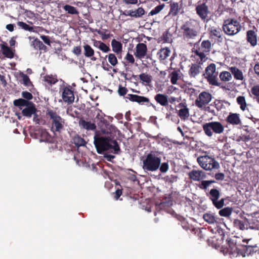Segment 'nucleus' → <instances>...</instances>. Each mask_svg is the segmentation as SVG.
I'll return each instance as SVG.
<instances>
[{
  "label": "nucleus",
  "mask_w": 259,
  "mask_h": 259,
  "mask_svg": "<svg viewBox=\"0 0 259 259\" xmlns=\"http://www.w3.org/2000/svg\"><path fill=\"white\" fill-rule=\"evenodd\" d=\"M94 145L99 154H102L106 151H110L115 154L120 152L117 142L110 137L100 136L97 133L94 136Z\"/></svg>",
  "instance_id": "nucleus-1"
},
{
  "label": "nucleus",
  "mask_w": 259,
  "mask_h": 259,
  "mask_svg": "<svg viewBox=\"0 0 259 259\" xmlns=\"http://www.w3.org/2000/svg\"><path fill=\"white\" fill-rule=\"evenodd\" d=\"M213 44L208 39L202 40V37L199 40L194 44L192 52L194 54L195 58L200 59V62H205L207 60Z\"/></svg>",
  "instance_id": "nucleus-2"
},
{
  "label": "nucleus",
  "mask_w": 259,
  "mask_h": 259,
  "mask_svg": "<svg viewBox=\"0 0 259 259\" xmlns=\"http://www.w3.org/2000/svg\"><path fill=\"white\" fill-rule=\"evenodd\" d=\"M199 32L198 24L194 20L186 21L180 27L181 36L186 42L195 39Z\"/></svg>",
  "instance_id": "nucleus-3"
},
{
  "label": "nucleus",
  "mask_w": 259,
  "mask_h": 259,
  "mask_svg": "<svg viewBox=\"0 0 259 259\" xmlns=\"http://www.w3.org/2000/svg\"><path fill=\"white\" fill-rule=\"evenodd\" d=\"M46 115L52 120L51 131L54 133H60L64 130L65 120L58 115L55 111L50 109L47 110Z\"/></svg>",
  "instance_id": "nucleus-4"
},
{
  "label": "nucleus",
  "mask_w": 259,
  "mask_h": 259,
  "mask_svg": "<svg viewBox=\"0 0 259 259\" xmlns=\"http://www.w3.org/2000/svg\"><path fill=\"white\" fill-rule=\"evenodd\" d=\"M224 32L229 36H233L238 33L241 30L240 23L234 18L225 20L222 25Z\"/></svg>",
  "instance_id": "nucleus-5"
},
{
  "label": "nucleus",
  "mask_w": 259,
  "mask_h": 259,
  "mask_svg": "<svg viewBox=\"0 0 259 259\" xmlns=\"http://www.w3.org/2000/svg\"><path fill=\"white\" fill-rule=\"evenodd\" d=\"M161 163L160 157L155 153H149L143 160V168L146 171H154L157 170Z\"/></svg>",
  "instance_id": "nucleus-6"
},
{
  "label": "nucleus",
  "mask_w": 259,
  "mask_h": 259,
  "mask_svg": "<svg viewBox=\"0 0 259 259\" xmlns=\"http://www.w3.org/2000/svg\"><path fill=\"white\" fill-rule=\"evenodd\" d=\"M94 121L100 128L101 132L104 134H108L115 132L116 127L110 124L109 122L104 118V114L100 111L96 115Z\"/></svg>",
  "instance_id": "nucleus-7"
},
{
  "label": "nucleus",
  "mask_w": 259,
  "mask_h": 259,
  "mask_svg": "<svg viewBox=\"0 0 259 259\" xmlns=\"http://www.w3.org/2000/svg\"><path fill=\"white\" fill-rule=\"evenodd\" d=\"M203 130L205 134L211 137L213 134H221L224 131V126L222 123L219 121H211L205 123L202 125Z\"/></svg>",
  "instance_id": "nucleus-8"
},
{
  "label": "nucleus",
  "mask_w": 259,
  "mask_h": 259,
  "mask_svg": "<svg viewBox=\"0 0 259 259\" xmlns=\"http://www.w3.org/2000/svg\"><path fill=\"white\" fill-rule=\"evenodd\" d=\"M197 160L200 166L205 170L218 169L220 167L217 161L207 155L199 156Z\"/></svg>",
  "instance_id": "nucleus-9"
},
{
  "label": "nucleus",
  "mask_w": 259,
  "mask_h": 259,
  "mask_svg": "<svg viewBox=\"0 0 259 259\" xmlns=\"http://www.w3.org/2000/svg\"><path fill=\"white\" fill-rule=\"evenodd\" d=\"M238 240H240V238L236 236L226 238V240L228 245L227 249L230 254H236V256L239 255L242 244L239 243Z\"/></svg>",
  "instance_id": "nucleus-10"
},
{
  "label": "nucleus",
  "mask_w": 259,
  "mask_h": 259,
  "mask_svg": "<svg viewBox=\"0 0 259 259\" xmlns=\"http://www.w3.org/2000/svg\"><path fill=\"white\" fill-rule=\"evenodd\" d=\"M207 196L217 208L221 209L224 206L225 199L222 198L218 200L220 197V192L219 190L214 188L211 189Z\"/></svg>",
  "instance_id": "nucleus-11"
},
{
  "label": "nucleus",
  "mask_w": 259,
  "mask_h": 259,
  "mask_svg": "<svg viewBox=\"0 0 259 259\" xmlns=\"http://www.w3.org/2000/svg\"><path fill=\"white\" fill-rule=\"evenodd\" d=\"M126 101L127 100L133 102H136L140 105H146L148 107L152 106L153 108H155V106L150 102L148 98L144 96H141L135 94H127L126 96L124 97Z\"/></svg>",
  "instance_id": "nucleus-12"
},
{
  "label": "nucleus",
  "mask_w": 259,
  "mask_h": 259,
  "mask_svg": "<svg viewBox=\"0 0 259 259\" xmlns=\"http://www.w3.org/2000/svg\"><path fill=\"white\" fill-rule=\"evenodd\" d=\"M197 15L204 22H207L209 20V15L210 12L208 6L205 3L198 4L195 8Z\"/></svg>",
  "instance_id": "nucleus-13"
},
{
  "label": "nucleus",
  "mask_w": 259,
  "mask_h": 259,
  "mask_svg": "<svg viewBox=\"0 0 259 259\" xmlns=\"http://www.w3.org/2000/svg\"><path fill=\"white\" fill-rule=\"evenodd\" d=\"M195 59L196 60V63H192L190 65L188 71V74L190 78H195L202 70L201 66L204 62H200V59L198 58H195Z\"/></svg>",
  "instance_id": "nucleus-14"
},
{
  "label": "nucleus",
  "mask_w": 259,
  "mask_h": 259,
  "mask_svg": "<svg viewBox=\"0 0 259 259\" xmlns=\"http://www.w3.org/2000/svg\"><path fill=\"white\" fill-rule=\"evenodd\" d=\"M211 95L206 92H202L195 100V105L198 108H202L208 104L211 100Z\"/></svg>",
  "instance_id": "nucleus-15"
},
{
  "label": "nucleus",
  "mask_w": 259,
  "mask_h": 259,
  "mask_svg": "<svg viewBox=\"0 0 259 259\" xmlns=\"http://www.w3.org/2000/svg\"><path fill=\"white\" fill-rule=\"evenodd\" d=\"M62 99L64 102L70 104L74 101V95L70 86L65 87L62 93Z\"/></svg>",
  "instance_id": "nucleus-16"
},
{
  "label": "nucleus",
  "mask_w": 259,
  "mask_h": 259,
  "mask_svg": "<svg viewBox=\"0 0 259 259\" xmlns=\"http://www.w3.org/2000/svg\"><path fill=\"white\" fill-rule=\"evenodd\" d=\"M147 53V47L144 43H139L136 47V52L134 55L136 58L139 59L144 58Z\"/></svg>",
  "instance_id": "nucleus-17"
},
{
  "label": "nucleus",
  "mask_w": 259,
  "mask_h": 259,
  "mask_svg": "<svg viewBox=\"0 0 259 259\" xmlns=\"http://www.w3.org/2000/svg\"><path fill=\"white\" fill-rule=\"evenodd\" d=\"M178 107L180 109L178 111V115L181 120H186L190 115L189 109L187 107L186 103H180L178 105Z\"/></svg>",
  "instance_id": "nucleus-18"
},
{
  "label": "nucleus",
  "mask_w": 259,
  "mask_h": 259,
  "mask_svg": "<svg viewBox=\"0 0 259 259\" xmlns=\"http://www.w3.org/2000/svg\"><path fill=\"white\" fill-rule=\"evenodd\" d=\"M256 31L254 30H249L246 32V40L252 47H255L257 44Z\"/></svg>",
  "instance_id": "nucleus-19"
},
{
  "label": "nucleus",
  "mask_w": 259,
  "mask_h": 259,
  "mask_svg": "<svg viewBox=\"0 0 259 259\" xmlns=\"http://www.w3.org/2000/svg\"><path fill=\"white\" fill-rule=\"evenodd\" d=\"M218 73L213 74H208L205 75V78L209 84L213 86L219 87L223 89H226V87L221 85V83L218 81Z\"/></svg>",
  "instance_id": "nucleus-20"
},
{
  "label": "nucleus",
  "mask_w": 259,
  "mask_h": 259,
  "mask_svg": "<svg viewBox=\"0 0 259 259\" xmlns=\"http://www.w3.org/2000/svg\"><path fill=\"white\" fill-rule=\"evenodd\" d=\"M256 245L254 246L242 245L239 255L245 257L246 255H249L255 253Z\"/></svg>",
  "instance_id": "nucleus-21"
},
{
  "label": "nucleus",
  "mask_w": 259,
  "mask_h": 259,
  "mask_svg": "<svg viewBox=\"0 0 259 259\" xmlns=\"http://www.w3.org/2000/svg\"><path fill=\"white\" fill-rule=\"evenodd\" d=\"M226 122L232 125H239L241 123L239 114L237 113H230L226 118Z\"/></svg>",
  "instance_id": "nucleus-22"
},
{
  "label": "nucleus",
  "mask_w": 259,
  "mask_h": 259,
  "mask_svg": "<svg viewBox=\"0 0 259 259\" xmlns=\"http://www.w3.org/2000/svg\"><path fill=\"white\" fill-rule=\"evenodd\" d=\"M35 112H37V109L32 102L22 110V115L27 118H30Z\"/></svg>",
  "instance_id": "nucleus-23"
},
{
  "label": "nucleus",
  "mask_w": 259,
  "mask_h": 259,
  "mask_svg": "<svg viewBox=\"0 0 259 259\" xmlns=\"http://www.w3.org/2000/svg\"><path fill=\"white\" fill-rule=\"evenodd\" d=\"M154 100L156 102L163 107L168 105V96L163 94H157L154 96Z\"/></svg>",
  "instance_id": "nucleus-24"
},
{
  "label": "nucleus",
  "mask_w": 259,
  "mask_h": 259,
  "mask_svg": "<svg viewBox=\"0 0 259 259\" xmlns=\"http://www.w3.org/2000/svg\"><path fill=\"white\" fill-rule=\"evenodd\" d=\"M188 176L191 180L195 181H199L204 178V175L202 170L193 169L189 172Z\"/></svg>",
  "instance_id": "nucleus-25"
},
{
  "label": "nucleus",
  "mask_w": 259,
  "mask_h": 259,
  "mask_svg": "<svg viewBox=\"0 0 259 259\" xmlns=\"http://www.w3.org/2000/svg\"><path fill=\"white\" fill-rule=\"evenodd\" d=\"M30 46L35 50L47 52V47L37 38H34L33 40L31 42Z\"/></svg>",
  "instance_id": "nucleus-26"
},
{
  "label": "nucleus",
  "mask_w": 259,
  "mask_h": 259,
  "mask_svg": "<svg viewBox=\"0 0 259 259\" xmlns=\"http://www.w3.org/2000/svg\"><path fill=\"white\" fill-rule=\"evenodd\" d=\"M248 224H249L248 220L246 218L245 219L244 222L239 219H235L233 222L234 227L240 230L247 229L248 228Z\"/></svg>",
  "instance_id": "nucleus-27"
},
{
  "label": "nucleus",
  "mask_w": 259,
  "mask_h": 259,
  "mask_svg": "<svg viewBox=\"0 0 259 259\" xmlns=\"http://www.w3.org/2000/svg\"><path fill=\"white\" fill-rule=\"evenodd\" d=\"M78 123L81 128L88 131H94L96 129L95 123L91 121H87L84 119H80Z\"/></svg>",
  "instance_id": "nucleus-28"
},
{
  "label": "nucleus",
  "mask_w": 259,
  "mask_h": 259,
  "mask_svg": "<svg viewBox=\"0 0 259 259\" xmlns=\"http://www.w3.org/2000/svg\"><path fill=\"white\" fill-rule=\"evenodd\" d=\"M170 50L167 47L161 48L157 53V56L160 61L166 60L169 56Z\"/></svg>",
  "instance_id": "nucleus-29"
},
{
  "label": "nucleus",
  "mask_w": 259,
  "mask_h": 259,
  "mask_svg": "<svg viewBox=\"0 0 259 259\" xmlns=\"http://www.w3.org/2000/svg\"><path fill=\"white\" fill-rule=\"evenodd\" d=\"M145 11L144 9L142 7H139L135 10H129V13L128 15L131 17L137 18L142 17L145 14Z\"/></svg>",
  "instance_id": "nucleus-30"
},
{
  "label": "nucleus",
  "mask_w": 259,
  "mask_h": 259,
  "mask_svg": "<svg viewBox=\"0 0 259 259\" xmlns=\"http://www.w3.org/2000/svg\"><path fill=\"white\" fill-rule=\"evenodd\" d=\"M2 53L7 58L12 59L14 57V52L13 50L5 45H1Z\"/></svg>",
  "instance_id": "nucleus-31"
},
{
  "label": "nucleus",
  "mask_w": 259,
  "mask_h": 259,
  "mask_svg": "<svg viewBox=\"0 0 259 259\" xmlns=\"http://www.w3.org/2000/svg\"><path fill=\"white\" fill-rule=\"evenodd\" d=\"M111 47L112 48V51L117 55L120 54L122 51V44L120 42L116 40L115 39L112 40Z\"/></svg>",
  "instance_id": "nucleus-32"
},
{
  "label": "nucleus",
  "mask_w": 259,
  "mask_h": 259,
  "mask_svg": "<svg viewBox=\"0 0 259 259\" xmlns=\"http://www.w3.org/2000/svg\"><path fill=\"white\" fill-rule=\"evenodd\" d=\"M203 218L205 222L210 224L217 223L218 220H219V218H217L213 213L210 212L204 213Z\"/></svg>",
  "instance_id": "nucleus-33"
},
{
  "label": "nucleus",
  "mask_w": 259,
  "mask_h": 259,
  "mask_svg": "<svg viewBox=\"0 0 259 259\" xmlns=\"http://www.w3.org/2000/svg\"><path fill=\"white\" fill-rule=\"evenodd\" d=\"M72 143L77 147L85 146L86 144L84 139L78 135H75L72 138Z\"/></svg>",
  "instance_id": "nucleus-34"
},
{
  "label": "nucleus",
  "mask_w": 259,
  "mask_h": 259,
  "mask_svg": "<svg viewBox=\"0 0 259 259\" xmlns=\"http://www.w3.org/2000/svg\"><path fill=\"white\" fill-rule=\"evenodd\" d=\"M230 70L236 79L241 80L244 79V76L242 72L238 68L236 67H231L230 68Z\"/></svg>",
  "instance_id": "nucleus-35"
},
{
  "label": "nucleus",
  "mask_w": 259,
  "mask_h": 259,
  "mask_svg": "<svg viewBox=\"0 0 259 259\" xmlns=\"http://www.w3.org/2000/svg\"><path fill=\"white\" fill-rule=\"evenodd\" d=\"M180 70H175L171 72L169 75L170 79V82L172 84L177 83V81L180 78Z\"/></svg>",
  "instance_id": "nucleus-36"
},
{
  "label": "nucleus",
  "mask_w": 259,
  "mask_h": 259,
  "mask_svg": "<svg viewBox=\"0 0 259 259\" xmlns=\"http://www.w3.org/2000/svg\"><path fill=\"white\" fill-rule=\"evenodd\" d=\"M32 102L29 101L24 99H18L15 100L13 102L14 105L17 107H19L21 109H22V107L27 106L30 104Z\"/></svg>",
  "instance_id": "nucleus-37"
},
{
  "label": "nucleus",
  "mask_w": 259,
  "mask_h": 259,
  "mask_svg": "<svg viewBox=\"0 0 259 259\" xmlns=\"http://www.w3.org/2000/svg\"><path fill=\"white\" fill-rule=\"evenodd\" d=\"M170 29V28H169L166 31L164 32L161 36V40H162L163 42L171 43L172 41V35L169 31Z\"/></svg>",
  "instance_id": "nucleus-38"
},
{
  "label": "nucleus",
  "mask_w": 259,
  "mask_h": 259,
  "mask_svg": "<svg viewBox=\"0 0 259 259\" xmlns=\"http://www.w3.org/2000/svg\"><path fill=\"white\" fill-rule=\"evenodd\" d=\"M17 24L20 28H21V29H22L25 31H28L30 32H36V31H35L34 30V28H35V27L31 26L22 21L17 22Z\"/></svg>",
  "instance_id": "nucleus-39"
},
{
  "label": "nucleus",
  "mask_w": 259,
  "mask_h": 259,
  "mask_svg": "<svg viewBox=\"0 0 259 259\" xmlns=\"http://www.w3.org/2000/svg\"><path fill=\"white\" fill-rule=\"evenodd\" d=\"M218 73L216 71V65L214 63H211L208 65L205 69V73L204 75H207L208 74H214Z\"/></svg>",
  "instance_id": "nucleus-40"
},
{
  "label": "nucleus",
  "mask_w": 259,
  "mask_h": 259,
  "mask_svg": "<svg viewBox=\"0 0 259 259\" xmlns=\"http://www.w3.org/2000/svg\"><path fill=\"white\" fill-rule=\"evenodd\" d=\"M179 9V5L178 3H172L170 5V10L168 14L175 16L178 14Z\"/></svg>",
  "instance_id": "nucleus-41"
},
{
  "label": "nucleus",
  "mask_w": 259,
  "mask_h": 259,
  "mask_svg": "<svg viewBox=\"0 0 259 259\" xmlns=\"http://www.w3.org/2000/svg\"><path fill=\"white\" fill-rule=\"evenodd\" d=\"M219 77L222 81L227 82L232 79L231 74L227 71H224L220 73Z\"/></svg>",
  "instance_id": "nucleus-42"
},
{
  "label": "nucleus",
  "mask_w": 259,
  "mask_h": 259,
  "mask_svg": "<svg viewBox=\"0 0 259 259\" xmlns=\"http://www.w3.org/2000/svg\"><path fill=\"white\" fill-rule=\"evenodd\" d=\"M84 55L88 58H91L94 55V50L89 45H85L83 46Z\"/></svg>",
  "instance_id": "nucleus-43"
},
{
  "label": "nucleus",
  "mask_w": 259,
  "mask_h": 259,
  "mask_svg": "<svg viewBox=\"0 0 259 259\" xmlns=\"http://www.w3.org/2000/svg\"><path fill=\"white\" fill-rule=\"evenodd\" d=\"M108 59L109 63L113 66H115L118 64L117 57L113 53H110L105 56Z\"/></svg>",
  "instance_id": "nucleus-44"
},
{
  "label": "nucleus",
  "mask_w": 259,
  "mask_h": 259,
  "mask_svg": "<svg viewBox=\"0 0 259 259\" xmlns=\"http://www.w3.org/2000/svg\"><path fill=\"white\" fill-rule=\"evenodd\" d=\"M210 36H215L220 38L222 37L221 30L220 28L212 27L209 29Z\"/></svg>",
  "instance_id": "nucleus-45"
},
{
  "label": "nucleus",
  "mask_w": 259,
  "mask_h": 259,
  "mask_svg": "<svg viewBox=\"0 0 259 259\" xmlns=\"http://www.w3.org/2000/svg\"><path fill=\"white\" fill-rule=\"evenodd\" d=\"M236 101L237 103L240 105L241 110L244 111L247 106L245 97L242 96H238L236 99Z\"/></svg>",
  "instance_id": "nucleus-46"
},
{
  "label": "nucleus",
  "mask_w": 259,
  "mask_h": 259,
  "mask_svg": "<svg viewBox=\"0 0 259 259\" xmlns=\"http://www.w3.org/2000/svg\"><path fill=\"white\" fill-rule=\"evenodd\" d=\"M232 210V207H227L220 210L219 214L222 217H228L231 214Z\"/></svg>",
  "instance_id": "nucleus-47"
},
{
  "label": "nucleus",
  "mask_w": 259,
  "mask_h": 259,
  "mask_svg": "<svg viewBox=\"0 0 259 259\" xmlns=\"http://www.w3.org/2000/svg\"><path fill=\"white\" fill-rule=\"evenodd\" d=\"M97 32L101 36L103 40L107 39L112 36V34H111L109 31L107 29L98 30Z\"/></svg>",
  "instance_id": "nucleus-48"
},
{
  "label": "nucleus",
  "mask_w": 259,
  "mask_h": 259,
  "mask_svg": "<svg viewBox=\"0 0 259 259\" xmlns=\"http://www.w3.org/2000/svg\"><path fill=\"white\" fill-rule=\"evenodd\" d=\"M44 80L49 85L54 84L58 81V79L56 76L52 75H47L44 77Z\"/></svg>",
  "instance_id": "nucleus-49"
},
{
  "label": "nucleus",
  "mask_w": 259,
  "mask_h": 259,
  "mask_svg": "<svg viewBox=\"0 0 259 259\" xmlns=\"http://www.w3.org/2000/svg\"><path fill=\"white\" fill-rule=\"evenodd\" d=\"M215 181L214 180H205L202 181L199 184L198 187L200 189L203 190H206L208 186H209L212 183H215Z\"/></svg>",
  "instance_id": "nucleus-50"
},
{
  "label": "nucleus",
  "mask_w": 259,
  "mask_h": 259,
  "mask_svg": "<svg viewBox=\"0 0 259 259\" xmlns=\"http://www.w3.org/2000/svg\"><path fill=\"white\" fill-rule=\"evenodd\" d=\"M63 9L68 12L70 14H78V12L77 11L76 8L69 5H66L63 7Z\"/></svg>",
  "instance_id": "nucleus-51"
},
{
  "label": "nucleus",
  "mask_w": 259,
  "mask_h": 259,
  "mask_svg": "<svg viewBox=\"0 0 259 259\" xmlns=\"http://www.w3.org/2000/svg\"><path fill=\"white\" fill-rule=\"evenodd\" d=\"M139 78L143 82H145L147 84H149L151 81V76L147 73H141L139 75Z\"/></svg>",
  "instance_id": "nucleus-52"
},
{
  "label": "nucleus",
  "mask_w": 259,
  "mask_h": 259,
  "mask_svg": "<svg viewBox=\"0 0 259 259\" xmlns=\"http://www.w3.org/2000/svg\"><path fill=\"white\" fill-rule=\"evenodd\" d=\"M164 4L159 5L152 10L149 13L148 15L153 16L159 13L164 8Z\"/></svg>",
  "instance_id": "nucleus-53"
},
{
  "label": "nucleus",
  "mask_w": 259,
  "mask_h": 259,
  "mask_svg": "<svg viewBox=\"0 0 259 259\" xmlns=\"http://www.w3.org/2000/svg\"><path fill=\"white\" fill-rule=\"evenodd\" d=\"M20 76L22 78L23 83L25 85L29 86L30 84H32L28 75L23 73H21Z\"/></svg>",
  "instance_id": "nucleus-54"
},
{
  "label": "nucleus",
  "mask_w": 259,
  "mask_h": 259,
  "mask_svg": "<svg viewBox=\"0 0 259 259\" xmlns=\"http://www.w3.org/2000/svg\"><path fill=\"white\" fill-rule=\"evenodd\" d=\"M128 90L126 88L122 87L121 85H119L118 89V94L120 96H124L126 95Z\"/></svg>",
  "instance_id": "nucleus-55"
},
{
  "label": "nucleus",
  "mask_w": 259,
  "mask_h": 259,
  "mask_svg": "<svg viewBox=\"0 0 259 259\" xmlns=\"http://www.w3.org/2000/svg\"><path fill=\"white\" fill-rule=\"evenodd\" d=\"M251 93L254 96L259 97V84L253 86L251 88Z\"/></svg>",
  "instance_id": "nucleus-56"
},
{
  "label": "nucleus",
  "mask_w": 259,
  "mask_h": 259,
  "mask_svg": "<svg viewBox=\"0 0 259 259\" xmlns=\"http://www.w3.org/2000/svg\"><path fill=\"white\" fill-rule=\"evenodd\" d=\"M213 103L218 111L221 110L224 107L223 101L221 100H215Z\"/></svg>",
  "instance_id": "nucleus-57"
},
{
  "label": "nucleus",
  "mask_w": 259,
  "mask_h": 259,
  "mask_svg": "<svg viewBox=\"0 0 259 259\" xmlns=\"http://www.w3.org/2000/svg\"><path fill=\"white\" fill-rule=\"evenodd\" d=\"M99 49L104 53H107L110 51V48L102 41L99 45Z\"/></svg>",
  "instance_id": "nucleus-58"
},
{
  "label": "nucleus",
  "mask_w": 259,
  "mask_h": 259,
  "mask_svg": "<svg viewBox=\"0 0 259 259\" xmlns=\"http://www.w3.org/2000/svg\"><path fill=\"white\" fill-rule=\"evenodd\" d=\"M159 169L160 171L162 172H166L168 168H169V165L168 164V162H163L161 164H160L159 166Z\"/></svg>",
  "instance_id": "nucleus-59"
},
{
  "label": "nucleus",
  "mask_w": 259,
  "mask_h": 259,
  "mask_svg": "<svg viewBox=\"0 0 259 259\" xmlns=\"http://www.w3.org/2000/svg\"><path fill=\"white\" fill-rule=\"evenodd\" d=\"M178 177L175 176L171 175L170 176H167L165 177L166 182L168 183H173L174 182L177 181Z\"/></svg>",
  "instance_id": "nucleus-60"
},
{
  "label": "nucleus",
  "mask_w": 259,
  "mask_h": 259,
  "mask_svg": "<svg viewBox=\"0 0 259 259\" xmlns=\"http://www.w3.org/2000/svg\"><path fill=\"white\" fill-rule=\"evenodd\" d=\"M22 96L24 99H26V100H31L33 98L32 95L27 91L23 92L22 93Z\"/></svg>",
  "instance_id": "nucleus-61"
},
{
  "label": "nucleus",
  "mask_w": 259,
  "mask_h": 259,
  "mask_svg": "<svg viewBox=\"0 0 259 259\" xmlns=\"http://www.w3.org/2000/svg\"><path fill=\"white\" fill-rule=\"evenodd\" d=\"M125 59L127 62L132 64H134L135 62V59L133 56L129 53L126 54V56L125 57Z\"/></svg>",
  "instance_id": "nucleus-62"
},
{
  "label": "nucleus",
  "mask_w": 259,
  "mask_h": 259,
  "mask_svg": "<svg viewBox=\"0 0 259 259\" xmlns=\"http://www.w3.org/2000/svg\"><path fill=\"white\" fill-rule=\"evenodd\" d=\"M253 68L255 76L259 78V62H256Z\"/></svg>",
  "instance_id": "nucleus-63"
},
{
  "label": "nucleus",
  "mask_w": 259,
  "mask_h": 259,
  "mask_svg": "<svg viewBox=\"0 0 259 259\" xmlns=\"http://www.w3.org/2000/svg\"><path fill=\"white\" fill-rule=\"evenodd\" d=\"M40 38L46 44L51 46V40L49 36L41 35Z\"/></svg>",
  "instance_id": "nucleus-64"
}]
</instances>
